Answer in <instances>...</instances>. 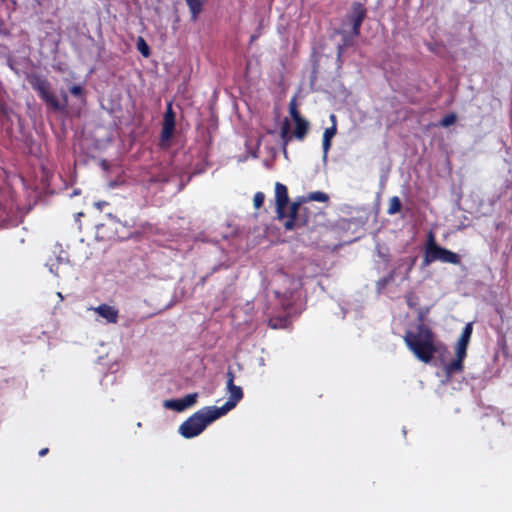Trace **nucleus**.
Returning a JSON list of instances; mask_svg holds the SVG:
<instances>
[{
    "label": "nucleus",
    "instance_id": "6e6552de",
    "mask_svg": "<svg viewBox=\"0 0 512 512\" xmlns=\"http://www.w3.org/2000/svg\"><path fill=\"white\" fill-rule=\"evenodd\" d=\"M227 378V390L229 393L228 400L224 403L223 406L217 407L218 413L220 416H224L227 412L232 410L237 403L243 398V390L240 386L234 384L235 375L232 370L228 369L226 373Z\"/></svg>",
    "mask_w": 512,
    "mask_h": 512
},
{
    "label": "nucleus",
    "instance_id": "7c9ffc66",
    "mask_svg": "<svg viewBox=\"0 0 512 512\" xmlns=\"http://www.w3.org/2000/svg\"><path fill=\"white\" fill-rule=\"evenodd\" d=\"M350 45V41H349V38L348 36L344 35V45L343 46H339V54L341 53V51L343 50V47L344 46H348Z\"/></svg>",
    "mask_w": 512,
    "mask_h": 512
},
{
    "label": "nucleus",
    "instance_id": "f257e3e1",
    "mask_svg": "<svg viewBox=\"0 0 512 512\" xmlns=\"http://www.w3.org/2000/svg\"><path fill=\"white\" fill-rule=\"evenodd\" d=\"M403 339L407 348L418 360L424 363H430L434 355L438 352L436 335L432 329L423 322L419 323L415 330L406 331Z\"/></svg>",
    "mask_w": 512,
    "mask_h": 512
},
{
    "label": "nucleus",
    "instance_id": "cd10ccee",
    "mask_svg": "<svg viewBox=\"0 0 512 512\" xmlns=\"http://www.w3.org/2000/svg\"><path fill=\"white\" fill-rule=\"evenodd\" d=\"M70 92L74 96H80L82 94V87L79 85H74L70 88Z\"/></svg>",
    "mask_w": 512,
    "mask_h": 512
},
{
    "label": "nucleus",
    "instance_id": "4468645a",
    "mask_svg": "<svg viewBox=\"0 0 512 512\" xmlns=\"http://www.w3.org/2000/svg\"><path fill=\"white\" fill-rule=\"evenodd\" d=\"M294 122H295V129L293 132V136L297 140L303 141L306 138L307 133L309 131V122L304 118L296 119V120H294Z\"/></svg>",
    "mask_w": 512,
    "mask_h": 512
},
{
    "label": "nucleus",
    "instance_id": "f3484780",
    "mask_svg": "<svg viewBox=\"0 0 512 512\" xmlns=\"http://www.w3.org/2000/svg\"><path fill=\"white\" fill-rule=\"evenodd\" d=\"M303 202L307 201H317V202H328L329 196L328 194L322 192V191H314L308 194L307 197L301 198Z\"/></svg>",
    "mask_w": 512,
    "mask_h": 512
},
{
    "label": "nucleus",
    "instance_id": "2eb2a0df",
    "mask_svg": "<svg viewBox=\"0 0 512 512\" xmlns=\"http://www.w3.org/2000/svg\"><path fill=\"white\" fill-rule=\"evenodd\" d=\"M206 1L207 0H185L193 21H196L202 13Z\"/></svg>",
    "mask_w": 512,
    "mask_h": 512
},
{
    "label": "nucleus",
    "instance_id": "20e7f679",
    "mask_svg": "<svg viewBox=\"0 0 512 512\" xmlns=\"http://www.w3.org/2000/svg\"><path fill=\"white\" fill-rule=\"evenodd\" d=\"M27 81L31 85L32 89L37 92L40 99L54 111H63L66 109L68 102L67 95L64 93L63 102H60L52 92L51 84L45 77L36 73H31L27 75Z\"/></svg>",
    "mask_w": 512,
    "mask_h": 512
},
{
    "label": "nucleus",
    "instance_id": "dca6fc26",
    "mask_svg": "<svg viewBox=\"0 0 512 512\" xmlns=\"http://www.w3.org/2000/svg\"><path fill=\"white\" fill-rule=\"evenodd\" d=\"M280 137L283 144V152L284 154L287 153V145L289 142H291L292 138L294 137L293 134H290V123L288 119L286 118L281 126L280 129Z\"/></svg>",
    "mask_w": 512,
    "mask_h": 512
},
{
    "label": "nucleus",
    "instance_id": "1a4fd4ad",
    "mask_svg": "<svg viewBox=\"0 0 512 512\" xmlns=\"http://www.w3.org/2000/svg\"><path fill=\"white\" fill-rule=\"evenodd\" d=\"M367 16V9L361 2H354L351 5V10L346 16V20L352 25V36L358 37L363 21Z\"/></svg>",
    "mask_w": 512,
    "mask_h": 512
},
{
    "label": "nucleus",
    "instance_id": "9d476101",
    "mask_svg": "<svg viewBox=\"0 0 512 512\" xmlns=\"http://www.w3.org/2000/svg\"><path fill=\"white\" fill-rule=\"evenodd\" d=\"M289 203V196H288V190L287 187L280 183L276 182L275 184V204H276V213L277 218L279 220L285 219L287 216V206Z\"/></svg>",
    "mask_w": 512,
    "mask_h": 512
},
{
    "label": "nucleus",
    "instance_id": "7ed1b4c3",
    "mask_svg": "<svg viewBox=\"0 0 512 512\" xmlns=\"http://www.w3.org/2000/svg\"><path fill=\"white\" fill-rule=\"evenodd\" d=\"M271 286L273 288L276 298L280 300L283 308L289 309L292 307L296 294L301 287L299 279L294 276L285 273L282 270H278L271 280Z\"/></svg>",
    "mask_w": 512,
    "mask_h": 512
},
{
    "label": "nucleus",
    "instance_id": "f03ea898",
    "mask_svg": "<svg viewBox=\"0 0 512 512\" xmlns=\"http://www.w3.org/2000/svg\"><path fill=\"white\" fill-rule=\"evenodd\" d=\"M220 417L216 406L203 407L179 426V433L186 439L196 437L200 435L210 423Z\"/></svg>",
    "mask_w": 512,
    "mask_h": 512
},
{
    "label": "nucleus",
    "instance_id": "f8f14e48",
    "mask_svg": "<svg viewBox=\"0 0 512 512\" xmlns=\"http://www.w3.org/2000/svg\"><path fill=\"white\" fill-rule=\"evenodd\" d=\"M92 310L105 319L109 324H116L118 322L119 310L114 306L100 304L99 306L92 308Z\"/></svg>",
    "mask_w": 512,
    "mask_h": 512
},
{
    "label": "nucleus",
    "instance_id": "bb28decb",
    "mask_svg": "<svg viewBox=\"0 0 512 512\" xmlns=\"http://www.w3.org/2000/svg\"><path fill=\"white\" fill-rule=\"evenodd\" d=\"M322 147H323V158L326 159L328 152L331 148V141L322 139Z\"/></svg>",
    "mask_w": 512,
    "mask_h": 512
},
{
    "label": "nucleus",
    "instance_id": "423d86ee",
    "mask_svg": "<svg viewBox=\"0 0 512 512\" xmlns=\"http://www.w3.org/2000/svg\"><path fill=\"white\" fill-rule=\"evenodd\" d=\"M473 332V324L467 323L463 328L461 335L456 343L454 360L444 366V372L447 377H452L464 370V360L467 357V349Z\"/></svg>",
    "mask_w": 512,
    "mask_h": 512
},
{
    "label": "nucleus",
    "instance_id": "ddd939ff",
    "mask_svg": "<svg viewBox=\"0 0 512 512\" xmlns=\"http://www.w3.org/2000/svg\"><path fill=\"white\" fill-rule=\"evenodd\" d=\"M290 309H285V313L283 315H273L268 319V326L272 329H285L288 328L291 324L290 319Z\"/></svg>",
    "mask_w": 512,
    "mask_h": 512
},
{
    "label": "nucleus",
    "instance_id": "c85d7f7f",
    "mask_svg": "<svg viewBox=\"0 0 512 512\" xmlns=\"http://www.w3.org/2000/svg\"><path fill=\"white\" fill-rule=\"evenodd\" d=\"M216 270H217V268L215 267V268H213V271H212L210 274H207V275H205V276L201 277V279L199 280V283H198V284H199V285H201V286H204V285H205V283H206V281H207V279H208V277H209L213 272H215Z\"/></svg>",
    "mask_w": 512,
    "mask_h": 512
},
{
    "label": "nucleus",
    "instance_id": "aec40b11",
    "mask_svg": "<svg viewBox=\"0 0 512 512\" xmlns=\"http://www.w3.org/2000/svg\"><path fill=\"white\" fill-rule=\"evenodd\" d=\"M137 49L138 51L144 56L149 57L151 54L150 47L148 46L147 42L144 40L143 37H138L137 39Z\"/></svg>",
    "mask_w": 512,
    "mask_h": 512
},
{
    "label": "nucleus",
    "instance_id": "5701e85b",
    "mask_svg": "<svg viewBox=\"0 0 512 512\" xmlns=\"http://www.w3.org/2000/svg\"><path fill=\"white\" fill-rule=\"evenodd\" d=\"M456 120H457V115L452 112V113L445 115L440 120L439 125L446 128V127L453 125L456 122Z\"/></svg>",
    "mask_w": 512,
    "mask_h": 512
},
{
    "label": "nucleus",
    "instance_id": "c756f323",
    "mask_svg": "<svg viewBox=\"0 0 512 512\" xmlns=\"http://www.w3.org/2000/svg\"><path fill=\"white\" fill-rule=\"evenodd\" d=\"M405 298H406V303L408 304V306L414 307V303L412 300V294L406 295Z\"/></svg>",
    "mask_w": 512,
    "mask_h": 512
},
{
    "label": "nucleus",
    "instance_id": "412c9836",
    "mask_svg": "<svg viewBox=\"0 0 512 512\" xmlns=\"http://www.w3.org/2000/svg\"><path fill=\"white\" fill-rule=\"evenodd\" d=\"M331 120L333 122V125L329 128H326L324 133H323V139L325 140H332V138L336 135L337 133V127H336V117L335 115H331Z\"/></svg>",
    "mask_w": 512,
    "mask_h": 512
},
{
    "label": "nucleus",
    "instance_id": "39448f33",
    "mask_svg": "<svg viewBox=\"0 0 512 512\" xmlns=\"http://www.w3.org/2000/svg\"><path fill=\"white\" fill-rule=\"evenodd\" d=\"M435 261L458 265L461 262L460 256L437 244L433 232H429L424 246L422 266L426 267Z\"/></svg>",
    "mask_w": 512,
    "mask_h": 512
},
{
    "label": "nucleus",
    "instance_id": "a878e982",
    "mask_svg": "<svg viewBox=\"0 0 512 512\" xmlns=\"http://www.w3.org/2000/svg\"><path fill=\"white\" fill-rule=\"evenodd\" d=\"M416 260H417L416 257H410V258H406V259H402L401 260L403 263L407 264V269H406V273H405V278L406 279L409 278V274H410L411 270L413 269V267H414V265L416 263Z\"/></svg>",
    "mask_w": 512,
    "mask_h": 512
},
{
    "label": "nucleus",
    "instance_id": "0eeeda50",
    "mask_svg": "<svg viewBox=\"0 0 512 512\" xmlns=\"http://www.w3.org/2000/svg\"><path fill=\"white\" fill-rule=\"evenodd\" d=\"M302 203H304L301 199L296 202L291 203L289 208V213L285 217L284 228L285 230L291 231L296 228H300L308 225L309 216H308V208L302 207Z\"/></svg>",
    "mask_w": 512,
    "mask_h": 512
},
{
    "label": "nucleus",
    "instance_id": "473e14b6",
    "mask_svg": "<svg viewBox=\"0 0 512 512\" xmlns=\"http://www.w3.org/2000/svg\"><path fill=\"white\" fill-rule=\"evenodd\" d=\"M48 451H49V449H48V448H43V449H41V450L39 451V453H38V454H39V456H40V457H43V456H45V455L48 453Z\"/></svg>",
    "mask_w": 512,
    "mask_h": 512
},
{
    "label": "nucleus",
    "instance_id": "72a5a7b5",
    "mask_svg": "<svg viewBox=\"0 0 512 512\" xmlns=\"http://www.w3.org/2000/svg\"><path fill=\"white\" fill-rule=\"evenodd\" d=\"M256 39V36L252 35L251 36V41H254Z\"/></svg>",
    "mask_w": 512,
    "mask_h": 512
},
{
    "label": "nucleus",
    "instance_id": "4be33fe9",
    "mask_svg": "<svg viewBox=\"0 0 512 512\" xmlns=\"http://www.w3.org/2000/svg\"><path fill=\"white\" fill-rule=\"evenodd\" d=\"M289 114H290L291 118L293 119V121L296 119L303 118L300 115V112L298 110L296 97H293L289 103Z\"/></svg>",
    "mask_w": 512,
    "mask_h": 512
},
{
    "label": "nucleus",
    "instance_id": "6ab92c4d",
    "mask_svg": "<svg viewBox=\"0 0 512 512\" xmlns=\"http://www.w3.org/2000/svg\"><path fill=\"white\" fill-rule=\"evenodd\" d=\"M164 406L166 408L173 409V410H175L177 412H181V411H184L186 409L185 404H184L182 398L166 400L165 403H164Z\"/></svg>",
    "mask_w": 512,
    "mask_h": 512
},
{
    "label": "nucleus",
    "instance_id": "2f4dec72",
    "mask_svg": "<svg viewBox=\"0 0 512 512\" xmlns=\"http://www.w3.org/2000/svg\"><path fill=\"white\" fill-rule=\"evenodd\" d=\"M394 279V272H391L386 278H385V283H388L390 281H393Z\"/></svg>",
    "mask_w": 512,
    "mask_h": 512
},
{
    "label": "nucleus",
    "instance_id": "b1692460",
    "mask_svg": "<svg viewBox=\"0 0 512 512\" xmlns=\"http://www.w3.org/2000/svg\"><path fill=\"white\" fill-rule=\"evenodd\" d=\"M265 201V194L263 192H256L253 198V205L255 209H259L263 206Z\"/></svg>",
    "mask_w": 512,
    "mask_h": 512
},
{
    "label": "nucleus",
    "instance_id": "393cba45",
    "mask_svg": "<svg viewBox=\"0 0 512 512\" xmlns=\"http://www.w3.org/2000/svg\"><path fill=\"white\" fill-rule=\"evenodd\" d=\"M198 394L197 393H191L184 396L183 402L185 404L186 409L193 406L197 402Z\"/></svg>",
    "mask_w": 512,
    "mask_h": 512
},
{
    "label": "nucleus",
    "instance_id": "a211bd4d",
    "mask_svg": "<svg viewBox=\"0 0 512 512\" xmlns=\"http://www.w3.org/2000/svg\"><path fill=\"white\" fill-rule=\"evenodd\" d=\"M402 208L401 200L398 196H393L389 200V206L387 209V213L389 215H394L398 212H400Z\"/></svg>",
    "mask_w": 512,
    "mask_h": 512
},
{
    "label": "nucleus",
    "instance_id": "9b49d317",
    "mask_svg": "<svg viewBox=\"0 0 512 512\" xmlns=\"http://www.w3.org/2000/svg\"><path fill=\"white\" fill-rule=\"evenodd\" d=\"M175 131V113L172 109V104L167 105V109L164 113L162 129L160 139L162 142L169 141Z\"/></svg>",
    "mask_w": 512,
    "mask_h": 512
}]
</instances>
